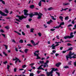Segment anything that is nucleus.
<instances>
[{"label": "nucleus", "instance_id": "obj_1", "mask_svg": "<svg viewBox=\"0 0 76 76\" xmlns=\"http://www.w3.org/2000/svg\"><path fill=\"white\" fill-rule=\"evenodd\" d=\"M50 72H46V74L47 75V76H53V72L54 71H56V70H58V69H55L54 68H53L52 69Z\"/></svg>", "mask_w": 76, "mask_h": 76}, {"label": "nucleus", "instance_id": "obj_2", "mask_svg": "<svg viewBox=\"0 0 76 76\" xmlns=\"http://www.w3.org/2000/svg\"><path fill=\"white\" fill-rule=\"evenodd\" d=\"M73 33L71 32L70 34V36H67L65 37H64V39H67V38H69V39H70L71 38H73L74 37V35H73Z\"/></svg>", "mask_w": 76, "mask_h": 76}, {"label": "nucleus", "instance_id": "obj_3", "mask_svg": "<svg viewBox=\"0 0 76 76\" xmlns=\"http://www.w3.org/2000/svg\"><path fill=\"white\" fill-rule=\"evenodd\" d=\"M16 17H17V18H18L19 19L21 20H22V19H23L24 18H27V16H24L23 15H22L21 16L17 15Z\"/></svg>", "mask_w": 76, "mask_h": 76}, {"label": "nucleus", "instance_id": "obj_4", "mask_svg": "<svg viewBox=\"0 0 76 76\" xmlns=\"http://www.w3.org/2000/svg\"><path fill=\"white\" fill-rule=\"evenodd\" d=\"M34 13V14H33V13L29 14L30 18H32V16H35V15H39V14L37 12H35Z\"/></svg>", "mask_w": 76, "mask_h": 76}, {"label": "nucleus", "instance_id": "obj_5", "mask_svg": "<svg viewBox=\"0 0 76 76\" xmlns=\"http://www.w3.org/2000/svg\"><path fill=\"white\" fill-rule=\"evenodd\" d=\"M43 15L40 12H39V14L38 15V17H37V19H41L42 16H42Z\"/></svg>", "mask_w": 76, "mask_h": 76}, {"label": "nucleus", "instance_id": "obj_6", "mask_svg": "<svg viewBox=\"0 0 76 76\" xmlns=\"http://www.w3.org/2000/svg\"><path fill=\"white\" fill-rule=\"evenodd\" d=\"M24 15H25V16H28V10H24Z\"/></svg>", "mask_w": 76, "mask_h": 76}, {"label": "nucleus", "instance_id": "obj_7", "mask_svg": "<svg viewBox=\"0 0 76 76\" xmlns=\"http://www.w3.org/2000/svg\"><path fill=\"white\" fill-rule=\"evenodd\" d=\"M44 65L42 64L39 67L37 68L38 70H40V69H42V70H44V69L41 67L42 66H44Z\"/></svg>", "mask_w": 76, "mask_h": 76}, {"label": "nucleus", "instance_id": "obj_8", "mask_svg": "<svg viewBox=\"0 0 76 76\" xmlns=\"http://www.w3.org/2000/svg\"><path fill=\"white\" fill-rule=\"evenodd\" d=\"M0 14H1V15H2V16H7V14H5V13H4V12H1V11H0Z\"/></svg>", "mask_w": 76, "mask_h": 76}, {"label": "nucleus", "instance_id": "obj_9", "mask_svg": "<svg viewBox=\"0 0 76 76\" xmlns=\"http://www.w3.org/2000/svg\"><path fill=\"white\" fill-rule=\"evenodd\" d=\"M38 55H39V53H38L37 54L36 53V56L37 57L36 58V59H41V57H39V56Z\"/></svg>", "mask_w": 76, "mask_h": 76}, {"label": "nucleus", "instance_id": "obj_10", "mask_svg": "<svg viewBox=\"0 0 76 76\" xmlns=\"http://www.w3.org/2000/svg\"><path fill=\"white\" fill-rule=\"evenodd\" d=\"M75 54V53L73 52V53H72V52H69V57H72V56L73 55H74V54Z\"/></svg>", "mask_w": 76, "mask_h": 76}, {"label": "nucleus", "instance_id": "obj_11", "mask_svg": "<svg viewBox=\"0 0 76 76\" xmlns=\"http://www.w3.org/2000/svg\"><path fill=\"white\" fill-rule=\"evenodd\" d=\"M76 58V54H74V56H73L72 57H69V58Z\"/></svg>", "mask_w": 76, "mask_h": 76}, {"label": "nucleus", "instance_id": "obj_12", "mask_svg": "<svg viewBox=\"0 0 76 76\" xmlns=\"http://www.w3.org/2000/svg\"><path fill=\"white\" fill-rule=\"evenodd\" d=\"M31 43L33 45H34V46H35V43L34 42V41L33 40H31Z\"/></svg>", "mask_w": 76, "mask_h": 76}, {"label": "nucleus", "instance_id": "obj_13", "mask_svg": "<svg viewBox=\"0 0 76 76\" xmlns=\"http://www.w3.org/2000/svg\"><path fill=\"white\" fill-rule=\"evenodd\" d=\"M31 43L33 45H34V46H35V43L34 42V41L33 40H31Z\"/></svg>", "mask_w": 76, "mask_h": 76}, {"label": "nucleus", "instance_id": "obj_14", "mask_svg": "<svg viewBox=\"0 0 76 76\" xmlns=\"http://www.w3.org/2000/svg\"><path fill=\"white\" fill-rule=\"evenodd\" d=\"M29 51V50L28 49H26L24 50V51L25 53H28V51Z\"/></svg>", "mask_w": 76, "mask_h": 76}, {"label": "nucleus", "instance_id": "obj_15", "mask_svg": "<svg viewBox=\"0 0 76 76\" xmlns=\"http://www.w3.org/2000/svg\"><path fill=\"white\" fill-rule=\"evenodd\" d=\"M63 6H67V5H70V4L69 3H63Z\"/></svg>", "mask_w": 76, "mask_h": 76}, {"label": "nucleus", "instance_id": "obj_16", "mask_svg": "<svg viewBox=\"0 0 76 76\" xmlns=\"http://www.w3.org/2000/svg\"><path fill=\"white\" fill-rule=\"evenodd\" d=\"M52 22H53V21L51 20H50V21H48L47 22V23L48 24H50L51 23H52Z\"/></svg>", "mask_w": 76, "mask_h": 76}, {"label": "nucleus", "instance_id": "obj_17", "mask_svg": "<svg viewBox=\"0 0 76 76\" xmlns=\"http://www.w3.org/2000/svg\"><path fill=\"white\" fill-rule=\"evenodd\" d=\"M61 64V63L59 62L58 63L56 64V67H59V66L60 65V64Z\"/></svg>", "mask_w": 76, "mask_h": 76}, {"label": "nucleus", "instance_id": "obj_18", "mask_svg": "<svg viewBox=\"0 0 76 76\" xmlns=\"http://www.w3.org/2000/svg\"><path fill=\"white\" fill-rule=\"evenodd\" d=\"M37 53H39V50H37L35 51V52L34 53V56H36V54H37Z\"/></svg>", "mask_w": 76, "mask_h": 76}, {"label": "nucleus", "instance_id": "obj_19", "mask_svg": "<svg viewBox=\"0 0 76 76\" xmlns=\"http://www.w3.org/2000/svg\"><path fill=\"white\" fill-rule=\"evenodd\" d=\"M35 6L34 5H32L30 6V7L31 9H33V8H34Z\"/></svg>", "mask_w": 76, "mask_h": 76}, {"label": "nucleus", "instance_id": "obj_20", "mask_svg": "<svg viewBox=\"0 0 76 76\" xmlns=\"http://www.w3.org/2000/svg\"><path fill=\"white\" fill-rule=\"evenodd\" d=\"M38 5H39V6H41L42 5L41 3V1H40L39 2V3Z\"/></svg>", "mask_w": 76, "mask_h": 76}, {"label": "nucleus", "instance_id": "obj_21", "mask_svg": "<svg viewBox=\"0 0 76 76\" xmlns=\"http://www.w3.org/2000/svg\"><path fill=\"white\" fill-rule=\"evenodd\" d=\"M66 60H68V58H70V56H69V54L67 56H66Z\"/></svg>", "mask_w": 76, "mask_h": 76}, {"label": "nucleus", "instance_id": "obj_22", "mask_svg": "<svg viewBox=\"0 0 76 76\" xmlns=\"http://www.w3.org/2000/svg\"><path fill=\"white\" fill-rule=\"evenodd\" d=\"M59 19H61V21H63V17H62L61 16H59Z\"/></svg>", "mask_w": 76, "mask_h": 76}, {"label": "nucleus", "instance_id": "obj_23", "mask_svg": "<svg viewBox=\"0 0 76 76\" xmlns=\"http://www.w3.org/2000/svg\"><path fill=\"white\" fill-rule=\"evenodd\" d=\"M5 12L6 13H9V11L7 10L6 8L5 10Z\"/></svg>", "mask_w": 76, "mask_h": 76}, {"label": "nucleus", "instance_id": "obj_24", "mask_svg": "<svg viewBox=\"0 0 76 76\" xmlns=\"http://www.w3.org/2000/svg\"><path fill=\"white\" fill-rule=\"evenodd\" d=\"M73 50V47H71L70 48H69L68 50H67V51H71V50Z\"/></svg>", "mask_w": 76, "mask_h": 76}, {"label": "nucleus", "instance_id": "obj_25", "mask_svg": "<svg viewBox=\"0 0 76 76\" xmlns=\"http://www.w3.org/2000/svg\"><path fill=\"white\" fill-rule=\"evenodd\" d=\"M50 17H51V18H52V19H53V20H56V18H54V17L53 16H51V15H50Z\"/></svg>", "mask_w": 76, "mask_h": 76}, {"label": "nucleus", "instance_id": "obj_26", "mask_svg": "<svg viewBox=\"0 0 76 76\" xmlns=\"http://www.w3.org/2000/svg\"><path fill=\"white\" fill-rule=\"evenodd\" d=\"M34 28H32L30 29V31L31 32L34 33Z\"/></svg>", "mask_w": 76, "mask_h": 76}, {"label": "nucleus", "instance_id": "obj_27", "mask_svg": "<svg viewBox=\"0 0 76 76\" xmlns=\"http://www.w3.org/2000/svg\"><path fill=\"white\" fill-rule=\"evenodd\" d=\"M39 63H40V64H44V61H39Z\"/></svg>", "mask_w": 76, "mask_h": 76}, {"label": "nucleus", "instance_id": "obj_28", "mask_svg": "<svg viewBox=\"0 0 76 76\" xmlns=\"http://www.w3.org/2000/svg\"><path fill=\"white\" fill-rule=\"evenodd\" d=\"M53 9V8L52 7H51L48 8V10H52Z\"/></svg>", "mask_w": 76, "mask_h": 76}, {"label": "nucleus", "instance_id": "obj_29", "mask_svg": "<svg viewBox=\"0 0 76 76\" xmlns=\"http://www.w3.org/2000/svg\"><path fill=\"white\" fill-rule=\"evenodd\" d=\"M49 63V61L47 60L46 61V62L44 63L45 65H47Z\"/></svg>", "mask_w": 76, "mask_h": 76}, {"label": "nucleus", "instance_id": "obj_30", "mask_svg": "<svg viewBox=\"0 0 76 76\" xmlns=\"http://www.w3.org/2000/svg\"><path fill=\"white\" fill-rule=\"evenodd\" d=\"M60 27H61V28H63V27L61 26H60V25L59 26H57L55 28H59Z\"/></svg>", "mask_w": 76, "mask_h": 76}, {"label": "nucleus", "instance_id": "obj_31", "mask_svg": "<svg viewBox=\"0 0 76 76\" xmlns=\"http://www.w3.org/2000/svg\"><path fill=\"white\" fill-rule=\"evenodd\" d=\"M64 25V22H62L60 24V25H60V26H61V25Z\"/></svg>", "mask_w": 76, "mask_h": 76}, {"label": "nucleus", "instance_id": "obj_32", "mask_svg": "<svg viewBox=\"0 0 76 76\" xmlns=\"http://www.w3.org/2000/svg\"><path fill=\"white\" fill-rule=\"evenodd\" d=\"M19 42L20 43H23V41L22 39H20L19 41Z\"/></svg>", "mask_w": 76, "mask_h": 76}, {"label": "nucleus", "instance_id": "obj_33", "mask_svg": "<svg viewBox=\"0 0 76 76\" xmlns=\"http://www.w3.org/2000/svg\"><path fill=\"white\" fill-rule=\"evenodd\" d=\"M0 1H1L3 4H5V2L4 1H3L2 0H0Z\"/></svg>", "mask_w": 76, "mask_h": 76}, {"label": "nucleus", "instance_id": "obj_34", "mask_svg": "<svg viewBox=\"0 0 76 76\" xmlns=\"http://www.w3.org/2000/svg\"><path fill=\"white\" fill-rule=\"evenodd\" d=\"M72 63V61H70L68 62V64H69V65H72V64H71Z\"/></svg>", "mask_w": 76, "mask_h": 76}, {"label": "nucleus", "instance_id": "obj_35", "mask_svg": "<svg viewBox=\"0 0 76 76\" xmlns=\"http://www.w3.org/2000/svg\"><path fill=\"white\" fill-rule=\"evenodd\" d=\"M52 47V49L53 50H55V47L56 46H51Z\"/></svg>", "mask_w": 76, "mask_h": 76}, {"label": "nucleus", "instance_id": "obj_36", "mask_svg": "<svg viewBox=\"0 0 76 76\" xmlns=\"http://www.w3.org/2000/svg\"><path fill=\"white\" fill-rule=\"evenodd\" d=\"M69 19V17L68 16H66L65 18V20H68Z\"/></svg>", "mask_w": 76, "mask_h": 76}, {"label": "nucleus", "instance_id": "obj_37", "mask_svg": "<svg viewBox=\"0 0 76 76\" xmlns=\"http://www.w3.org/2000/svg\"><path fill=\"white\" fill-rule=\"evenodd\" d=\"M67 45H68V46H72V45L70 43H69L67 44Z\"/></svg>", "mask_w": 76, "mask_h": 76}, {"label": "nucleus", "instance_id": "obj_38", "mask_svg": "<svg viewBox=\"0 0 76 76\" xmlns=\"http://www.w3.org/2000/svg\"><path fill=\"white\" fill-rule=\"evenodd\" d=\"M34 63H33V64H30V65L31 66V67H33V65H34Z\"/></svg>", "mask_w": 76, "mask_h": 76}, {"label": "nucleus", "instance_id": "obj_39", "mask_svg": "<svg viewBox=\"0 0 76 76\" xmlns=\"http://www.w3.org/2000/svg\"><path fill=\"white\" fill-rule=\"evenodd\" d=\"M5 28H6L7 29H9V27L8 26L5 27Z\"/></svg>", "mask_w": 76, "mask_h": 76}, {"label": "nucleus", "instance_id": "obj_40", "mask_svg": "<svg viewBox=\"0 0 76 76\" xmlns=\"http://www.w3.org/2000/svg\"><path fill=\"white\" fill-rule=\"evenodd\" d=\"M3 45L4 46H5V47L6 48V49L7 50V48H8L7 46V45Z\"/></svg>", "mask_w": 76, "mask_h": 76}, {"label": "nucleus", "instance_id": "obj_41", "mask_svg": "<svg viewBox=\"0 0 76 76\" xmlns=\"http://www.w3.org/2000/svg\"><path fill=\"white\" fill-rule=\"evenodd\" d=\"M26 67V66L25 65H23L22 66V67H23V69H24V68H25V67Z\"/></svg>", "mask_w": 76, "mask_h": 76}, {"label": "nucleus", "instance_id": "obj_42", "mask_svg": "<svg viewBox=\"0 0 76 76\" xmlns=\"http://www.w3.org/2000/svg\"><path fill=\"white\" fill-rule=\"evenodd\" d=\"M3 54H4V55H5V56H7V54H6V53H5V52H4V51L3 52Z\"/></svg>", "mask_w": 76, "mask_h": 76}, {"label": "nucleus", "instance_id": "obj_43", "mask_svg": "<svg viewBox=\"0 0 76 76\" xmlns=\"http://www.w3.org/2000/svg\"><path fill=\"white\" fill-rule=\"evenodd\" d=\"M34 75L33 73H30L29 76H34Z\"/></svg>", "mask_w": 76, "mask_h": 76}, {"label": "nucleus", "instance_id": "obj_44", "mask_svg": "<svg viewBox=\"0 0 76 76\" xmlns=\"http://www.w3.org/2000/svg\"><path fill=\"white\" fill-rule=\"evenodd\" d=\"M55 44H58L59 43H60V44H61V42H55Z\"/></svg>", "mask_w": 76, "mask_h": 76}, {"label": "nucleus", "instance_id": "obj_45", "mask_svg": "<svg viewBox=\"0 0 76 76\" xmlns=\"http://www.w3.org/2000/svg\"><path fill=\"white\" fill-rule=\"evenodd\" d=\"M64 67L65 69H67V68H69V66H64Z\"/></svg>", "mask_w": 76, "mask_h": 76}, {"label": "nucleus", "instance_id": "obj_46", "mask_svg": "<svg viewBox=\"0 0 76 76\" xmlns=\"http://www.w3.org/2000/svg\"><path fill=\"white\" fill-rule=\"evenodd\" d=\"M18 58H16V57H15V59H12V60L13 61H15V60H18Z\"/></svg>", "mask_w": 76, "mask_h": 76}, {"label": "nucleus", "instance_id": "obj_47", "mask_svg": "<svg viewBox=\"0 0 76 76\" xmlns=\"http://www.w3.org/2000/svg\"><path fill=\"white\" fill-rule=\"evenodd\" d=\"M1 35L3 36V37H4V38H6V35H5V34H2Z\"/></svg>", "mask_w": 76, "mask_h": 76}, {"label": "nucleus", "instance_id": "obj_48", "mask_svg": "<svg viewBox=\"0 0 76 76\" xmlns=\"http://www.w3.org/2000/svg\"><path fill=\"white\" fill-rule=\"evenodd\" d=\"M3 63L4 64H6L7 63V61H6L4 62Z\"/></svg>", "mask_w": 76, "mask_h": 76}, {"label": "nucleus", "instance_id": "obj_49", "mask_svg": "<svg viewBox=\"0 0 76 76\" xmlns=\"http://www.w3.org/2000/svg\"><path fill=\"white\" fill-rule=\"evenodd\" d=\"M27 45L28 46H29V47H32V46L31 44H27Z\"/></svg>", "mask_w": 76, "mask_h": 76}, {"label": "nucleus", "instance_id": "obj_50", "mask_svg": "<svg viewBox=\"0 0 76 76\" xmlns=\"http://www.w3.org/2000/svg\"><path fill=\"white\" fill-rule=\"evenodd\" d=\"M56 74L58 75V76H60V73L56 72Z\"/></svg>", "mask_w": 76, "mask_h": 76}, {"label": "nucleus", "instance_id": "obj_51", "mask_svg": "<svg viewBox=\"0 0 76 76\" xmlns=\"http://www.w3.org/2000/svg\"><path fill=\"white\" fill-rule=\"evenodd\" d=\"M17 70V69H16V68H14V72H16Z\"/></svg>", "mask_w": 76, "mask_h": 76}, {"label": "nucleus", "instance_id": "obj_52", "mask_svg": "<svg viewBox=\"0 0 76 76\" xmlns=\"http://www.w3.org/2000/svg\"><path fill=\"white\" fill-rule=\"evenodd\" d=\"M56 29H53V28H52V29H50V31H54Z\"/></svg>", "mask_w": 76, "mask_h": 76}, {"label": "nucleus", "instance_id": "obj_53", "mask_svg": "<svg viewBox=\"0 0 76 76\" xmlns=\"http://www.w3.org/2000/svg\"><path fill=\"white\" fill-rule=\"evenodd\" d=\"M38 35H39V36L41 37V33H38Z\"/></svg>", "mask_w": 76, "mask_h": 76}, {"label": "nucleus", "instance_id": "obj_54", "mask_svg": "<svg viewBox=\"0 0 76 76\" xmlns=\"http://www.w3.org/2000/svg\"><path fill=\"white\" fill-rule=\"evenodd\" d=\"M16 61H15V64H16V63L18 62V60H19V58H18V59H16Z\"/></svg>", "mask_w": 76, "mask_h": 76}, {"label": "nucleus", "instance_id": "obj_55", "mask_svg": "<svg viewBox=\"0 0 76 76\" xmlns=\"http://www.w3.org/2000/svg\"><path fill=\"white\" fill-rule=\"evenodd\" d=\"M10 67V66L9 65H7V69H9V68Z\"/></svg>", "mask_w": 76, "mask_h": 76}, {"label": "nucleus", "instance_id": "obj_56", "mask_svg": "<svg viewBox=\"0 0 76 76\" xmlns=\"http://www.w3.org/2000/svg\"><path fill=\"white\" fill-rule=\"evenodd\" d=\"M75 20H73L72 21V24H75Z\"/></svg>", "mask_w": 76, "mask_h": 76}, {"label": "nucleus", "instance_id": "obj_57", "mask_svg": "<svg viewBox=\"0 0 76 76\" xmlns=\"http://www.w3.org/2000/svg\"><path fill=\"white\" fill-rule=\"evenodd\" d=\"M26 27L27 28H29V25H27L26 26Z\"/></svg>", "mask_w": 76, "mask_h": 76}, {"label": "nucleus", "instance_id": "obj_58", "mask_svg": "<svg viewBox=\"0 0 76 76\" xmlns=\"http://www.w3.org/2000/svg\"><path fill=\"white\" fill-rule=\"evenodd\" d=\"M74 27L75 28H73L72 29H76V24L75 25Z\"/></svg>", "mask_w": 76, "mask_h": 76}, {"label": "nucleus", "instance_id": "obj_59", "mask_svg": "<svg viewBox=\"0 0 76 76\" xmlns=\"http://www.w3.org/2000/svg\"><path fill=\"white\" fill-rule=\"evenodd\" d=\"M22 34L23 35H25V34L24 33V32H22Z\"/></svg>", "mask_w": 76, "mask_h": 76}, {"label": "nucleus", "instance_id": "obj_60", "mask_svg": "<svg viewBox=\"0 0 76 76\" xmlns=\"http://www.w3.org/2000/svg\"><path fill=\"white\" fill-rule=\"evenodd\" d=\"M74 65L76 67V61L74 62Z\"/></svg>", "mask_w": 76, "mask_h": 76}, {"label": "nucleus", "instance_id": "obj_61", "mask_svg": "<svg viewBox=\"0 0 76 76\" xmlns=\"http://www.w3.org/2000/svg\"><path fill=\"white\" fill-rule=\"evenodd\" d=\"M61 10H60V12H63L64 10V9H63V8H61Z\"/></svg>", "mask_w": 76, "mask_h": 76}, {"label": "nucleus", "instance_id": "obj_62", "mask_svg": "<svg viewBox=\"0 0 76 76\" xmlns=\"http://www.w3.org/2000/svg\"><path fill=\"white\" fill-rule=\"evenodd\" d=\"M15 50L17 52H18V49H17V48H15Z\"/></svg>", "mask_w": 76, "mask_h": 76}, {"label": "nucleus", "instance_id": "obj_63", "mask_svg": "<svg viewBox=\"0 0 76 76\" xmlns=\"http://www.w3.org/2000/svg\"><path fill=\"white\" fill-rule=\"evenodd\" d=\"M53 53H55L56 52V51L55 50H53L52 51Z\"/></svg>", "mask_w": 76, "mask_h": 76}, {"label": "nucleus", "instance_id": "obj_64", "mask_svg": "<svg viewBox=\"0 0 76 76\" xmlns=\"http://www.w3.org/2000/svg\"><path fill=\"white\" fill-rule=\"evenodd\" d=\"M63 53H66V51H64L62 52Z\"/></svg>", "mask_w": 76, "mask_h": 76}]
</instances>
